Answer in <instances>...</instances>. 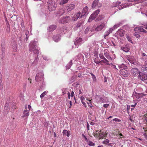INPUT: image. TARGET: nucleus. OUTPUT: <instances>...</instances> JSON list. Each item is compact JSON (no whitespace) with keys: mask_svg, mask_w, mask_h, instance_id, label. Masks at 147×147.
Wrapping results in <instances>:
<instances>
[{"mask_svg":"<svg viewBox=\"0 0 147 147\" xmlns=\"http://www.w3.org/2000/svg\"><path fill=\"white\" fill-rule=\"evenodd\" d=\"M48 9L50 11L55 10L57 7V4L53 0H49L47 2Z\"/></svg>","mask_w":147,"mask_h":147,"instance_id":"1","label":"nucleus"},{"mask_svg":"<svg viewBox=\"0 0 147 147\" xmlns=\"http://www.w3.org/2000/svg\"><path fill=\"white\" fill-rule=\"evenodd\" d=\"M29 51H33L34 53H37L36 50V41H33L31 42L29 44Z\"/></svg>","mask_w":147,"mask_h":147,"instance_id":"2","label":"nucleus"},{"mask_svg":"<svg viewBox=\"0 0 147 147\" xmlns=\"http://www.w3.org/2000/svg\"><path fill=\"white\" fill-rule=\"evenodd\" d=\"M71 20L70 18L68 16L63 17L61 18L59 21V23H66Z\"/></svg>","mask_w":147,"mask_h":147,"instance_id":"3","label":"nucleus"},{"mask_svg":"<svg viewBox=\"0 0 147 147\" xmlns=\"http://www.w3.org/2000/svg\"><path fill=\"white\" fill-rule=\"evenodd\" d=\"M138 78L139 80L142 81H144L147 79V74L143 72H140L138 76Z\"/></svg>","mask_w":147,"mask_h":147,"instance_id":"4","label":"nucleus"},{"mask_svg":"<svg viewBox=\"0 0 147 147\" xmlns=\"http://www.w3.org/2000/svg\"><path fill=\"white\" fill-rule=\"evenodd\" d=\"M102 6V3L99 0H94L92 4V7L93 8L96 7H100Z\"/></svg>","mask_w":147,"mask_h":147,"instance_id":"5","label":"nucleus"},{"mask_svg":"<svg viewBox=\"0 0 147 147\" xmlns=\"http://www.w3.org/2000/svg\"><path fill=\"white\" fill-rule=\"evenodd\" d=\"M120 75L124 77H127L129 76L128 71L127 69H121L119 71Z\"/></svg>","mask_w":147,"mask_h":147,"instance_id":"6","label":"nucleus"},{"mask_svg":"<svg viewBox=\"0 0 147 147\" xmlns=\"http://www.w3.org/2000/svg\"><path fill=\"white\" fill-rule=\"evenodd\" d=\"M131 74L132 75L134 76H135L139 74L140 71L136 68H133L131 69Z\"/></svg>","mask_w":147,"mask_h":147,"instance_id":"7","label":"nucleus"},{"mask_svg":"<svg viewBox=\"0 0 147 147\" xmlns=\"http://www.w3.org/2000/svg\"><path fill=\"white\" fill-rule=\"evenodd\" d=\"M76 41L74 42L75 44L76 47L78 48L79 45H81L82 42V38L80 37H77L76 39Z\"/></svg>","mask_w":147,"mask_h":147,"instance_id":"8","label":"nucleus"},{"mask_svg":"<svg viewBox=\"0 0 147 147\" xmlns=\"http://www.w3.org/2000/svg\"><path fill=\"white\" fill-rule=\"evenodd\" d=\"M58 32L62 34H64L66 31V27L65 26H62L59 27L57 30Z\"/></svg>","mask_w":147,"mask_h":147,"instance_id":"9","label":"nucleus"},{"mask_svg":"<svg viewBox=\"0 0 147 147\" xmlns=\"http://www.w3.org/2000/svg\"><path fill=\"white\" fill-rule=\"evenodd\" d=\"M88 14V7L86 6L84 8L82 11V14L81 16V18H82V16H86Z\"/></svg>","mask_w":147,"mask_h":147,"instance_id":"10","label":"nucleus"},{"mask_svg":"<svg viewBox=\"0 0 147 147\" xmlns=\"http://www.w3.org/2000/svg\"><path fill=\"white\" fill-rule=\"evenodd\" d=\"M116 34L122 37L124 36L125 34V31L121 29H119L116 32Z\"/></svg>","mask_w":147,"mask_h":147,"instance_id":"11","label":"nucleus"},{"mask_svg":"<svg viewBox=\"0 0 147 147\" xmlns=\"http://www.w3.org/2000/svg\"><path fill=\"white\" fill-rule=\"evenodd\" d=\"M105 24L102 23L100 25H98L95 29V30L96 31H101L105 27Z\"/></svg>","mask_w":147,"mask_h":147,"instance_id":"12","label":"nucleus"},{"mask_svg":"<svg viewBox=\"0 0 147 147\" xmlns=\"http://www.w3.org/2000/svg\"><path fill=\"white\" fill-rule=\"evenodd\" d=\"M53 40L56 42H58L61 39V36L59 34L54 35L53 36Z\"/></svg>","mask_w":147,"mask_h":147,"instance_id":"13","label":"nucleus"},{"mask_svg":"<svg viewBox=\"0 0 147 147\" xmlns=\"http://www.w3.org/2000/svg\"><path fill=\"white\" fill-rule=\"evenodd\" d=\"M83 25V22H81L76 24V26L74 27V29L77 30L78 29H80V27Z\"/></svg>","mask_w":147,"mask_h":147,"instance_id":"14","label":"nucleus"},{"mask_svg":"<svg viewBox=\"0 0 147 147\" xmlns=\"http://www.w3.org/2000/svg\"><path fill=\"white\" fill-rule=\"evenodd\" d=\"M121 49L125 52H128L130 50V47L128 46H124L121 47Z\"/></svg>","mask_w":147,"mask_h":147,"instance_id":"15","label":"nucleus"},{"mask_svg":"<svg viewBox=\"0 0 147 147\" xmlns=\"http://www.w3.org/2000/svg\"><path fill=\"white\" fill-rule=\"evenodd\" d=\"M114 30V29H113V28H110L109 30L105 32V33L104 34V37L105 38L106 36H107L109 35Z\"/></svg>","mask_w":147,"mask_h":147,"instance_id":"16","label":"nucleus"},{"mask_svg":"<svg viewBox=\"0 0 147 147\" xmlns=\"http://www.w3.org/2000/svg\"><path fill=\"white\" fill-rule=\"evenodd\" d=\"M134 30L135 31H140L141 32L147 33V31L145 30L142 28L136 27L134 29Z\"/></svg>","mask_w":147,"mask_h":147,"instance_id":"17","label":"nucleus"},{"mask_svg":"<svg viewBox=\"0 0 147 147\" xmlns=\"http://www.w3.org/2000/svg\"><path fill=\"white\" fill-rule=\"evenodd\" d=\"M57 27V26L55 25H51L49 27L48 30L50 32H51L55 30Z\"/></svg>","mask_w":147,"mask_h":147,"instance_id":"18","label":"nucleus"},{"mask_svg":"<svg viewBox=\"0 0 147 147\" xmlns=\"http://www.w3.org/2000/svg\"><path fill=\"white\" fill-rule=\"evenodd\" d=\"M63 136H66L67 137H69L70 135V131L69 130L67 131L64 129L63 131Z\"/></svg>","mask_w":147,"mask_h":147,"instance_id":"19","label":"nucleus"},{"mask_svg":"<svg viewBox=\"0 0 147 147\" xmlns=\"http://www.w3.org/2000/svg\"><path fill=\"white\" fill-rule=\"evenodd\" d=\"M129 62L132 64H135L136 61L135 60L133 57H128V59Z\"/></svg>","mask_w":147,"mask_h":147,"instance_id":"20","label":"nucleus"},{"mask_svg":"<svg viewBox=\"0 0 147 147\" xmlns=\"http://www.w3.org/2000/svg\"><path fill=\"white\" fill-rule=\"evenodd\" d=\"M81 14L80 12H79L76 14H75L73 18V20L74 21L76 20L80 17Z\"/></svg>","mask_w":147,"mask_h":147,"instance_id":"21","label":"nucleus"},{"mask_svg":"<svg viewBox=\"0 0 147 147\" xmlns=\"http://www.w3.org/2000/svg\"><path fill=\"white\" fill-rule=\"evenodd\" d=\"M95 44V42H93L88 45V48L89 49L90 51H91L93 48Z\"/></svg>","mask_w":147,"mask_h":147,"instance_id":"22","label":"nucleus"},{"mask_svg":"<svg viewBox=\"0 0 147 147\" xmlns=\"http://www.w3.org/2000/svg\"><path fill=\"white\" fill-rule=\"evenodd\" d=\"M118 67L120 70L122 69H127L128 68V67L123 63H122L121 65H119Z\"/></svg>","mask_w":147,"mask_h":147,"instance_id":"23","label":"nucleus"},{"mask_svg":"<svg viewBox=\"0 0 147 147\" xmlns=\"http://www.w3.org/2000/svg\"><path fill=\"white\" fill-rule=\"evenodd\" d=\"M75 7V5L73 4L70 5L68 7L67 10L68 11H71Z\"/></svg>","mask_w":147,"mask_h":147,"instance_id":"24","label":"nucleus"},{"mask_svg":"<svg viewBox=\"0 0 147 147\" xmlns=\"http://www.w3.org/2000/svg\"><path fill=\"white\" fill-rule=\"evenodd\" d=\"M100 11V10L98 9L95 11L91 15H93V16L95 18Z\"/></svg>","mask_w":147,"mask_h":147,"instance_id":"25","label":"nucleus"},{"mask_svg":"<svg viewBox=\"0 0 147 147\" xmlns=\"http://www.w3.org/2000/svg\"><path fill=\"white\" fill-rule=\"evenodd\" d=\"M43 76L44 75L42 73H39L38 76H37V80H42L44 78Z\"/></svg>","mask_w":147,"mask_h":147,"instance_id":"26","label":"nucleus"},{"mask_svg":"<svg viewBox=\"0 0 147 147\" xmlns=\"http://www.w3.org/2000/svg\"><path fill=\"white\" fill-rule=\"evenodd\" d=\"M13 51L14 52H16L17 50V44L16 43H14L12 46Z\"/></svg>","mask_w":147,"mask_h":147,"instance_id":"27","label":"nucleus"},{"mask_svg":"<svg viewBox=\"0 0 147 147\" xmlns=\"http://www.w3.org/2000/svg\"><path fill=\"white\" fill-rule=\"evenodd\" d=\"M107 135V132L105 134L103 132L100 133V134H99V137H100V138L102 139L104 137L106 136Z\"/></svg>","mask_w":147,"mask_h":147,"instance_id":"28","label":"nucleus"},{"mask_svg":"<svg viewBox=\"0 0 147 147\" xmlns=\"http://www.w3.org/2000/svg\"><path fill=\"white\" fill-rule=\"evenodd\" d=\"M29 111L28 110H25L23 112V115L22 117H28L29 115Z\"/></svg>","mask_w":147,"mask_h":147,"instance_id":"29","label":"nucleus"},{"mask_svg":"<svg viewBox=\"0 0 147 147\" xmlns=\"http://www.w3.org/2000/svg\"><path fill=\"white\" fill-rule=\"evenodd\" d=\"M72 60H71L69 63L67 64V65L66 66V68L67 69H69L71 67L72 64Z\"/></svg>","mask_w":147,"mask_h":147,"instance_id":"30","label":"nucleus"},{"mask_svg":"<svg viewBox=\"0 0 147 147\" xmlns=\"http://www.w3.org/2000/svg\"><path fill=\"white\" fill-rule=\"evenodd\" d=\"M122 25V23L121 22H119V23L115 25L112 28L114 30L118 27H119L120 26H121Z\"/></svg>","mask_w":147,"mask_h":147,"instance_id":"31","label":"nucleus"},{"mask_svg":"<svg viewBox=\"0 0 147 147\" xmlns=\"http://www.w3.org/2000/svg\"><path fill=\"white\" fill-rule=\"evenodd\" d=\"M64 12L65 11L63 9H61L58 12L57 14V15H58L59 16H61L63 14Z\"/></svg>","mask_w":147,"mask_h":147,"instance_id":"32","label":"nucleus"},{"mask_svg":"<svg viewBox=\"0 0 147 147\" xmlns=\"http://www.w3.org/2000/svg\"><path fill=\"white\" fill-rule=\"evenodd\" d=\"M25 34L26 35V37L25 38V40L26 41H27L28 38L29 36V33L28 30H26L25 32Z\"/></svg>","mask_w":147,"mask_h":147,"instance_id":"33","label":"nucleus"},{"mask_svg":"<svg viewBox=\"0 0 147 147\" xmlns=\"http://www.w3.org/2000/svg\"><path fill=\"white\" fill-rule=\"evenodd\" d=\"M142 71H143V72L146 74L147 73V66H143L142 68Z\"/></svg>","mask_w":147,"mask_h":147,"instance_id":"34","label":"nucleus"},{"mask_svg":"<svg viewBox=\"0 0 147 147\" xmlns=\"http://www.w3.org/2000/svg\"><path fill=\"white\" fill-rule=\"evenodd\" d=\"M103 59L104 60L101 61H100V62H103L104 63H106V64H107L108 65H110V64L108 63H109L108 61L105 58Z\"/></svg>","mask_w":147,"mask_h":147,"instance_id":"35","label":"nucleus"},{"mask_svg":"<svg viewBox=\"0 0 147 147\" xmlns=\"http://www.w3.org/2000/svg\"><path fill=\"white\" fill-rule=\"evenodd\" d=\"M90 29V26H88L85 29L84 33L85 34H87L88 33Z\"/></svg>","mask_w":147,"mask_h":147,"instance_id":"36","label":"nucleus"},{"mask_svg":"<svg viewBox=\"0 0 147 147\" xmlns=\"http://www.w3.org/2000/svg\"><path fill=\"white\" fill-rule=\"evenodd\" d=\"M68 0H61L60 4L63 5L67 3Z\"/></svg>","mask_w":147,"mask_h":147,"instance_id":"37","label":"nucleus"},{"mask_svg":"<svg viewBox=\"0 0 147 147\" xmlns=\"http://www.w3.org/2000/svg\"><path fill=\"white\" fill-rule=\"evenodd\" d=\"M47 92L46 91H45L44 92L42 93L41 95H40V97L41 98H42L44 97L47 94Z\"/></svg>","mask_w":147,"mask_h":147,"instance_id":"38","label":"nucleus"},{"mask_svg":"<svg viewBox=\"0 0 147 147\" xmlns=\"http://www.w3.org/2000/svg\"><path fill=\"white\" fill-rule=\"evenodd\" d=\"M93 15H91L90 16L89 19L88 20V22H91L95 18L93 16Z\"/></svg>","mask_w":147,"mask_h":147,"instance_id":"39","label":"nucleus"},{"mask_svg":"<svg viewBox=\"0 0 147 147\" xmlns=\"http://www.w3.org/2000/svg\"><path fill=\"white\" fill-rule=\"evenodd\" d=\"M104 17V16L103 15H99V16L98 17V18L96 19V20H97V21L101 20Z\"/></svg>","mask_w":147,"mask_h":147,"instance_id":"40","label":"nucleus"},{"mask_svg":"<svg viewBox=\"0 0 147 147\" xmlns=\"http://www.w3.org/2000/svg\"><path fill=\"white\" fill-rule=\"evenodd\" d=\"M16 108L15 104V103L12 104L11 106V108L12 109L11 112L13 111L16 109Z\"/></svg>","mask_w":147,"mask_h":147,"instance_id":"41","label":"nucleus"},{"mask_svg":"<svg viewBox=\"0 0 147 147\" xmlns=\"http://www.w3.org/2000/svg\"><path fill=\"white\" fill-rule=\"evenodd\" d=\"M105 56L108 59H111V57L109 55V53L107 52L104 53Z\"/></svg>","mask_w":147,"mask_h":147,"instance_id":"42","label":"nucleus"},{"mask_svg":"<svg viewBox=\"0 0 147 147\" xmlns=\"http://www.w3.org/2000/svg\"><path fill=\"white\" fill-rule=\"evenodd\" d=\"M121 3V2H119L117 3H113V5H112V7H116L117 5H119Z\"/></svg>","mask_w":147,"mask_h":147,"instance_id":"43","label":"nucleus"},{"mask_svg":"<svg viewBox=\"0 0 147 147\" xmlns=\"http://www.w3.org/2000/svg\"><path fill=\"white\" fill-rule=\"evenodd\" d=\"M125 7L124 4H122L118 6V8L120 10L125 8Z\"/></svg>","mask_w":147,"mask_h":147,"instance_id":"44","label":"nucleus"},{"mask_svg":"<svg viewBox=\"0 0 147 147\" xmlns=\"http://www.w3.org/2000/svg\"><path fill=\"white\" fill-rule=\"evenodd\" d=\"M109 140L108 139H106L105 140L102 142V143L104 144H107L109 143Z\"/></svg>","mask_w":147,"mask_h":147,"instance_id":"45","label":"nucleus"},{"mask_svg":"<svg viewBox=\"0 0 147 147\" xmlns=\"http://www.w3.org/2000/svg\"><path fill=\"white\" fill-rule=\"evenodd\" d=\"M75 80V78L74 77H72L69 79L70 82V83H72L74 82Z\"/></svg>","mask_w":147,"mask_h":147,"instance_id":"46","label":"nucleus"},{"mask_svg":"<svg viewBox=\"0 0 147 147\" xmlns=\"http://www.w3.org/2000/svg\"><path fill=\"white\" fill-rule=\"evenodd\" d=\"M94 143L92 142L91 141H89L88 143V145L90 146H94Z\"/></svg>","mask_w":147,"mask_h":147,"instance_id":"47","label":"nucleus"},{"mask_svg":"<svg viewBox=\"0 0 147 147\" xmlns=\"http://www.w3.org/2000/svg\"><path fill=\"white\" fill-rule=\"evenodd\" d=\"M99 132H95V133H94L93 134L94 136L95 137H99Z\"/></svg>","mask_w":147,"mask_h":147,"instance_id":"48","label":"nucleus"},{"mask_svg":"<svg viewBox=\"0 0 147 147\" xmlns=\"http://www.w3.org/2000/svg\"><path fill=\"white\" fill-rule=\"evenodd\" d=\"M100 102H105V100L104 98L103 97H100Z\"/></svg>","mask_w":147,"mask_h":147,"instance_id":"49","label":"nucleus"},{"mask_svg":"<svg viewBox=\"0 0 147 147\" xmlns=\"http://www.w3.org/2000/svg\"><path fill=\"white\" fill-rule=\"evenodd\" d=\"M113 121H115L118 122H120L121 121V120L118 118H115L114 119H113Z\"/></svg>","mask_w":147,"mask_h":147,"instance_id":"50","label":"nucleus"},{"mask_svg":"<svg viewBox=\"0 0 147 147\" xmlns=\"http://www.w3.org/2000/svg\"><path fill=\"white\" fill-rule=\"evenodd\" d=\"M82 137L84 138L85 139V140L86 142H88V139L86 137V136L84 134H82Z\"/></svg>","mask_w":147,"mask_h":147,"instance_id":"51","label":"nucleus"},{"mask_svg":"<svg viewBox=\"0 0 147 147\" xmlns=\"http://www.w3.org/2000/svg\"><path fill=\"white\" fill-rule=\"evenodd\" d=\"M99 56L102 59H103L105 58L102 53L100 54Z\"/></svg>","mask_w":147,"mask_h":147,"instance_id":"52","label":"nucleus"},{"mask_svg":"<svg viewBox=\"0 0 147 147\" xmlns=\"http://www.w3.org/2000/svg\"><path fill=\"white\" fill-rule=\"evenodd\" d=\"M134 36H136V38H139L140 37V34H136L134 33Z\"/></svg>","mask_w":147,"mask_h":147,"instance_id":"53","label":"nucleus"},{"mask_svg":"<svg viewBox=\"0 0 147 147\" xmlns=\"http://www.w3.org/2000/svg\"><path fill=\"white\" fill-rule=\"evenodd\" d=\"M94 62L95 63H96V64H99V63H100V62H101L100 61H98L97 60V59L96 58H95V59H94Z\"/></svg>","mask_w":147,"mask_h":147,"instance_id":"54","label":"nucleus"},{"mask_svg":"<svg viewBox=\"0 0 147 147\" xmlns=\"http://www.w3.org/2000/svg\"><path fill=\"white\" fill-rule=\"evenodd\" d=\"M127 39L130 42L132 43V40H131V38H130V37L129 36H127Z\"/></svg>","mask_w":147,"mask_h":147,"instance_id":"55","label":"nucleus"},{"mask_svg":"<svg viewBox=\"0 0 147 147\" xmlns=\"http://www.w3.org/2000/svg\"><path fill=\"white\" fill-rule=\"evenodd\" d=\"M90 74L92 76V78L94 80L95 79H96V77L92 73H90Z\"/></svg>","mask_w":147,"mask_h":147,"instance_id":"56","label":"nucleus"},{"mask_svg":"<svg viewBox=\"0 0 147 147\" xmlns=\"http://www.w3.org/2000/svg\"><path fill=\"white\" fill-rule=\"evenodd\" d=\"M140 0H128V1L129 2H132L133 1H138V3H140L141 1H140Z\"/></svg>","mask_w":147,"mask_h":147,"instance_id":"57","label":"nucleus"},{"mask_svg":"<svg viewBox=\"0 0 147 147\" xmlns=\"http://www.w3.org/2000/svg\"><path fill=\"white\" fill-rule=\"evenodd\" d=\"M109 105L108 104H104V105H103V107H105V108H107V107Z\"/></svg>","mask_w":147,"mask_h":147,"instance_id":"58","label":"nucleus"},{"mask_svg":"<svg viewBox=\"0 0 147 147\" xmlns=\"http://www.w3.org/2000/svg\"><path fill=\"white\" fill-rule=\"evenodd\" d=\"M70 94H71L69 92H68V93H67V95H68V98L69 99H70V96H71Z\"/></svg>","mask_w":147,"mask_h":147,"instance_id":"59","label":"nucleus"},{"mask_svg":"<svg viewBox=\"0 0 147 147\" xmlns=\"http://www.w3.org/2000/svg\"><path fill=\"white\" fill-rule=\"evenodd\" d=\"M141 55L143 57H147V55L145 54L144 53H141Z\"/></svg>","mask_w":147,"mask_h":147,"instance_id":"60","label":"nucleus"},{"mask_svg":"<svg viewBox=\"0 0 147 147\" xmlns=\"http://www.w3.org/2000/svg\"><path fill=\"white\" fill-rule=\"evenodd\" d=\"M71 97H72L74 96V92L73 91H72L71 93Z\"/></svg>","mask_w":147,"mask_h":147,"instance_id":"61","label":"nucleus"},{"mask_svg":"<svg viewBox=\"0 0 147 147\" xmlns=\"http://www.w3.org/2000/svg\"><path fill=\"white\" fill-rule=\"evenodd\" d=\"M84 99L85 98L84 97H83L82 96L80 98L81 101L84 100Z\"/></svg>","mask_w":147,"mask_h":147,"instance_id":"62","label":"nucleus"},{"mask_svg":"<svg viewBox=\"0 0 147 147\" xmlns=\"http://www.w3.org/2000/svg\"><path fill=\"white\" fill-rule=\"evenodd\" d=\"M43 59H45V60H48V59L47 57L46 56H44L43 57Z\"/></svg>","mask_w":147,"mask_h":147,"instance_id":"63","label":"nucleus"},{"mask_svg":"<svg viewBox=\"0 0 147 147\" xmlns=\"http://www.w3.org/2000/svg\"><path fill=\"white\" fill-rule=\"evenodd\" d=\"M89 127H90V125L89 124L87 123V129L88 130H89Z\"/></svg>","mask_w":147,"mask_h":147,"instance_id":"64","label":"nucleus"}]
</instances>
